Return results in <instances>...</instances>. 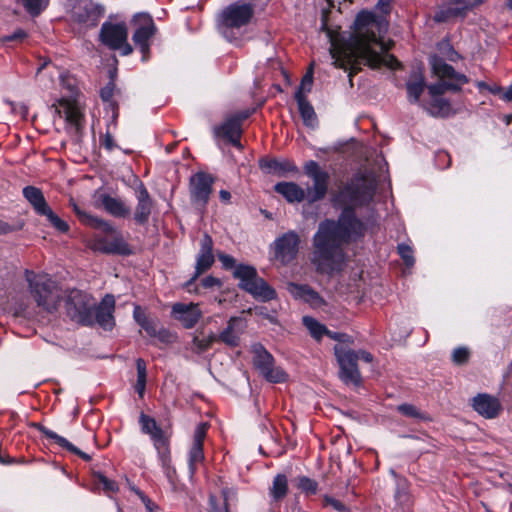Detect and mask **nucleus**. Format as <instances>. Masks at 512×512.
<instances>
[{
    "mask_svg": "<svg viewBox=\"0 0 512 512\" xmlns=\"http://www.w3.org/2000/svg\"><path fill=\"white\" fill-rule=\"evenodd\" d=\"M375 163L378 171L373 167L361 168L334 195V206L342 208L338 219H325L319 223L312 238L310 258L317 272L331 276L343 271L348 264L345 246L364 236L365 225L354 210L368 204L374 196L386 166L382 158H377Z\"/></svg>",
    "mask_w": 512,
    "mask_h": 512,
    "instance_id": "obj_1",
    "label": "nucleus"
},
{
    "mask_svg": "<svg viewBox=\"0 0 512 512\" xmlns=\"http://www.w3.org/2000/svg\"><path fill=\"white\" fill-rule=\"evenodd\" d=\"M392 2L378 0L374 11L360 12L354 22L355 33L348 42L339 43L329 35L332 63L336 68L348 71L350 85H353L352 77L361 69V65L373 69L381 66L397 69L400 66L398 60L388 53L392 42L384 40Z\"/></svg>",
    "mask_w": 512,
    "mask_h": 512,
    "instance_id": "obj_2",
    "label": "nucleus"
},
{
    "mask_svg": "<svg viewBox=\"0 0 512 512\" xmlns=\"http://www.w3.org/2000/svg\"><path fill=\"white\" fill-rule=\"evenodd\" d=\"M66 308L71 319L81 325L93 326L97 323L105 330H111L115 325V298L112 294H106L96 305L95 300L86 291L70 290Z\"/></svg>",
    "mask_w": 512,
    "mask_h": 512,
    "instance_id": "obj_3",
    "label": "nucleus"
},
{
    "mask_svg": "<svg viewBox=\"0 0 512 512\" xmlns=\"http://www.w3.org/2000/svg\"><path fill=\"white\" fill-rule=\"evenodd\" d=\"M69 206L82 224L97 231L89 243L92 250L105 254H131L129 244L124 240L121 232L110 222L90 214L81 208L73 198L69 200Z\"/></svg>",
    "mask_w": 512,
    "mask_h": 512,
    "instance_id": "obj_4",
    "label": "nucleus"
},
{
    "mask_svg": "<svg viewBox=\"0 0 512 512\" xmlns=\"http://www.w3.org/2000/svg\"><path fill=\"white\" fill-rule=\"evenodd\" d=\"M61 85L63 89L67 90V94L58 100L57 105H53L55 112L59 116H64L71 132L78 133L82 127L83 113L77 101L76 80L71 76H61Z\"/></svg>",
    "mask_w": 512,
    "mask_h": 512,
    "instance_id": "obj_5",
    "label": "nucleus"
},
{
    "mask_svg": "<svg viewBox=\"0 0 512 512\" xmlns=\"http://www.w3.org/2000/svg\"><path fill=\"white\" fill-rule=\"evenodd\" d=\"M430 65L433 73L441 79H448L449 82H439L428 86V91L431 97H440L447 90L459 91L461 85L468 82V78L454 70V68L447 64L442 58L432 56L430 58Z\"/></svg>",
    "mask_w": 512,
    "mask_h": 512,
    "instance_id": "obj_6",
    "label": "nucleus"
},
{
    "mask_svg": "<svg viewBox=\"0 0 512 512\" xmlns=\"http://www.w3.org/2000/svg\"><path fill=\"white\" fill-rule=\"evenodd\" d=\"M254 13L253 6L241 1L227 6L218 17V27L225 38L231 40L233 29H239L247 25Z\"/></svg>",
    "mask_w": 512,
    "mask_h": 512,
    "instance_id": "obj_7",
    "label": "nucleus"
},
{
    "mask_svg": "<svg viewBox=\"0 0 512 512\" xmlns=\"http://www.w3.org/2000/svg\"><path fill=\"white\" fill-rule=\"evenodd\" d=\"M100 41L111 50H119L121 55L127 56L133 52L128 43V29L124 22H104L100 29Z\"/></svg>",
    "mask_w": 512,
    "mask_h": 512,
    "instance_id": "obj_8",
    "label": "nucleus"
},
{
    "mask_svg": "<svg viewBox=\"0 0 512 512\" xmlns=\"http://www.w3.org/2000/svg\"><path fill=\"white\" fill-rule=\"evenodd\" d=\"M218 259L225 269H233V275L240 280L239 288H270L264 279L258 276L253 266L239 264L236 265L235 259L224 253L218 254Z\"/></svg>",
    "mask_w": 512,
    "mask_h": 512,
    "instance_id": "obj_9",
    "label": "nucleus"
},
{
    "mask_svg": "<svg viewBox=\"0 0 512 512\" xmlns=\"http://www.w3.org/2000/svg\"><path fill=\"white\" fill-rule=\"evenodd\" d=\"M300 237L295 231L278 236L270 245L272 259L281 265L293 262L299 253Z\"/></svg>",
    "mask_w": 512,
    "mask_h": 512,
    "instance_id": "obj_10",
    "label": "nucleus"
},
{
    "mask_svg": "<svg viewBox=\"0 0 512 512\" xmlns=\"http://www.w3.org/2000/svg\"><path fill=\"white\" fill-rule=\"evenodd\" d=\"M334 353L340 366L339 376L341 380L346 384L360 385L362 379L357 365L359 355L356 354V351L343 345H336Z\"/></svg>",
    "mask_w": 512,
    "mask_h": 512,
    "instance_id": "obj_11",
    "label": "nucleus"
},
{
    "mask_svg": "<svg viewBox=\"0 0 512 512\" xmlns=\"http://www.w3.org/2000/svg\"><path fill=\"white\" fill-rule=\"evenodd\" d=\"M134 23L136 29L132 39L142 53V61L145 62L149 58L151 39L155 35L157 28L152 17L146 13L137 14L134 17Z\"/></svg>",
    "mask_w": 512,
    "mask_h": 512,
    "instance_id": "obj_12",
    "label": "nucleus"
},
{
    "mask_svg": "<svg viewBox=\"0 0 512 512\" xmlns=\"http://www.w3.org/2000/svg\"><path fill=\"white\" fill-rule=\"evenodd\" d=\"M304 172L313 181L312 187L308 188L306 192L307 200L310 203L322 200L328 192L329 173L314 160L305 163Z\"/></svg>",
    "mask_w": 512,
    "mask_h": 512,
    "instance_id": "obj_13",
    "label": "nucleus"
},
{
    "mask_svg": "<svg viewBox=\"0 0 512 512\" xmlns=\"http://www.w3.org/2000/svg\"><path fill=\"white\" fill-rule=\"evenodd\" d=\"M253 362L260 374L269 382L279 383L286 379V373L278 367L273 366V357L263 346L256 344L253 346Z\"/></svg>",
    "mask_w": 512,
    "mask_h": 512,
    "instance_id": "obj_14",
    "label": "nucleus"
},
{
    "mask_svg": "<svg viewBox=\"0 0 512 512\" xmlns=\"http://www.w3.org/2000/svg\"><path fill=\"white\" fill-rule=\"evenodd\" d=\"M140 423L142 431L149 434L154 442V446L157 449L164 465H168L170 462L169 457V439L161 427L156 423L155 419L141 414Z\"/></svg>",
    "mask_w": 512,
    "mask_h": 512,
    "instance_id": "obj_15",
    "label": "nucleus"
},
{
    "mask_svg": "<svg viewBox=\"0 0 512 512\" xmlns=\"http://www.w3.org/2000/svg\"><path fill=\"white\" fill-rule=\"evenodd\" d=\"M484 0H445L434 15L436 22H445L457 16H463L474 6L481 4Z\"/></svg>",
    "mask_w": 512,
    "mask_h": 512,
    "instance_id": "obj_16",
    "label": "nucleus"
},
{
    "mask_svg": "<svg viewBox=\"0 0 512 512\" xmlns=\"http://www.w3.org/2000/svg\"><path fill=\"white\" fill-rule=\"evenodd\" d=\"M212 178L203 172H198L190 178V195L193 203L204 207L212 191Z\"/></svg>",
    "mask_w": 512,
    "mask_h": 512,
    "instance_id": "obj_17",
    "label": "nucleus"
},
{
    "mask_svg": "<svg viewBox=\"0 0 512 512\" xmlns=\"http://www.w3.org/2000/svg\"><path fill=\"white\" fill-rule=\"evenodd\" d=\"M137 205L134 210L133 219L138 225H145L151 215L153 201L146 187L140 183L136 188Z\"/></svg>",
    "mask_w": 512,
    "mask_h": 512,
    "instance_id": "obj_18",
    "label": "nucleus"
},
{
    "mask_svg": "<svg viewBox=\"0 0 512 512\" xmlns=\"http://www.w3.org/2000/svg\"><path fill=\"white\" fill-rule=\"evenodd\" d=\"M245 328L246 321L243 318L232 317L229 319L227 327L217 336V340L229 347H237Z\"/></svg>",
    "mask_w": 512,
    "mask_h": 512,
    "instance_id": "obj_19",
    "label": "nucleus"
},
{
    "mask_svg": "<svg viewBox=\"0 0 512 512\" xmlns=\"http://www.w3.org/2000/svg\"><path fill=\"white\" fill-rule=\"evenodd\" d=\"M212 249H213V240L208 234H205L200 242V250H199V253L197 256L196 266H195V270H196L195 275L188 282L189 285L192 283V281H194V279L198 275H200L203 272H205L206 270H208L214 263V255H213Z\"/></svg>",
    "mask_w": 512,
    "mask_h": 512,
    "instance_id": "obj_20",
    "label": "nucleus"
},
{
    "mask_svg": "<svg viewBox=\"0 0 512 512\" xmlns=\"http://www.w3.org/2000/svg\"><path fill=\"white\" fill-rule=\"evenodd\" d=\"M216 137H223L227 139L234 147L241 149L240 143L241 136V119L238 117H230L221 125L214 128Z\"/></svg>",
    "mask_w": 512,
    "mask_h": 512,
    "instance_id": "obj_21",
    "label": "nucleus"
},
{
    "mask_svg": "<svg viewBox=\"0 0 512 512\" xmlns=\"http://www.w3.org/2000/svg\"><path fill=\"white\" fill-rule=\"evenodd\" d=\"M172 315L185 328H192L201 317V312L193 303H176L172 307Z\"/></svg>",
    "mask_w": 512,
    "mask_h": 512,
    "instance_id": "obj_22",
    "label": "nucleus"
},
{
    "mask_svg": "<svg viewBox=\"0 0 512 512\" xmlns=\"http://www.w3.org/2000/svg\"><path fill=\"white\" fill-rule=\"evenodd\" d=\"M473 408L487 419L495 418L501 409L497 398L488 394H479L473 398Z\"/></svg>",
    "mask_w": 512,
    "mask_h": 512,
    "instance_id": "obj_23",
    "label": "nucleus"
},
{
    "mask_svg": "<svg viewBox=\"0 0 512 512\" xmlns=\"http://www.w3.org/2000/svg\"><path fill=\"white\" fill-rule=\"evenodd\" d=\"M98 201L103 209L115 218H126L131 214L130 207L121 198L101 194Z\"/></svg>",
    "mask_w": 512,
    "mask_h": 512,
    "instance_id": "obj_24",
    "label": "nucleus"
},
{
    "mask_svg": "<svg viewBox=\"0 0 512 512\" xmlns=\"http://www.w3.org/2000/svg\"><path fill=\"white\" fill-rule=\"evenodd\" d=\"M208 423H200L194 433L193 446L189 455V466L191 474L195 471V464L204 459L203 442L206 437Z\"/></svg>",
    "mask_w": 512,
    "mask_h": 512,
    "instance_id": "obj_25",
    "label": "nucleus"
},
{
    "mask_svg": "<svg viewBox=\"0 0 512 512\" xmlns=\"http://www.w3.org/2000/svg\"><path fill=\"white\" fill-rule=\"evenodd\" d=\"M289 203H299L307 199L304 189L294 182H280L274 187Z\"/></svg>",
    "mask_w": 512,
    "mask_h": 512,
    "instance_id": "obj_26",
    "label": "nucleus"
},
{
    "mask_svg": "<svg viewBox=\"0 0 512 512\" xmlns=\"http://www.w3.org/2000/svg\"><path fill=\"white\" fill-rule=\"evenodd\" d=\"M260 167L264 172L284 176L287 173L297 172V166L288 160L262 159Z\"/></svg>",
    "mask_w": 512,
    "mask_h": 512,
    "instance_id": "obj_27",
    "label": "nucleus"
},
{
    "mask_svg": "<svg viewBox=\"0 0 512 512\" xmlns=\"http://www.w3.org/2000/svg\"><path fill=\"white\" fill-rule=\"evenodd\" d=\"M295 99L304 125L310 128H315L318 124L317 116L313 106L308 102L306 95L301 92H296Z\"/></svg>",
    "mask_w": 512,
    "mask_h": 512,
    "instance_id": "obj_28",
    "label": "nucleus"
},
{
    "mask_svg": "<svg viewBox=\"0 0 512 512\" xmlns=\"http://www.w3.org/2000/svg\"><path fill=\"white\" fill-rule=\"evenodd\" d=\"M33 426L38 429L40 432H42L46 437L53 439L59 446L67 449L68 451L80 456L85 461H90L91 457L79 450L77 447H75L73 444H71L69 441H67L65 438L59 436L55 432L49 430L44 425L40 423H34Z\"/></svg>",
    "mask_w": 512,
    "mask_h": 512,
    "instance_id": "obj_29",
    "label": "nucleus"
},
{
    "mask_svg": "<svg viewBox=\"0 0 512 512\" xmlns=\"http://www.w3.org/2000/svg\"><path fill=\"white\" fill-rule=\"evenodd\" d=\"M23 196L31 204L34 211L40 215L50 207L46 202L42 191L34 186H26L23 189Z\"/></svg>",
    "mask_w": 512,
    "mask_h": 512,
    "instance_id": "obj_30",
    "label": "nucleus"
},
{
    "mask_svg": "<svg viewBox=\"0 0 512 512\" xmlns=\"http://www.w3.org/2000/svg\"><path fill=\"white\" fill-rule=\"evenodd\" d=\"M296 300L309 304L312 308L320 309L328 304V301L317 290H292Z\"/></svg>",
    "mask_w": 512,
    "mask_h": 512,
    "instance_id": "obj_31",
    "label": "nucleus"
},
{
    "mask_svg": "<svg viewBox=\"0 0 512 512\" xmlns=\"http://www.w3.org/2000/svg\"><path fill=\"white\" fill-rule=\"evenodd\" d=\"M407 93L411 102H418L425 88V79L420 72H414L406 84Z\"/></svg>",
    "mask_w": 512,
    "mask_h": 512,
    "instance_id": "obj_32",
    "label": "nucleus"
},
{
    "mask_svg": "<svg viewBox=\"0 0 512 512\" xmlns=\"http://www.w3.org/2000/svg\"><path fill=\"white\" fill-rule=\"evenodd\" d=\"M30 295L38 306L47 310H52L57 307L58 300L53 294V290H30Z\"/></svg>",
    "mask_w": 512,
    "mask_h": 512,
    "instance_id": "obj_33",
    "label": "nucleus"
},
{
    "mask_svg": "<svg viewBox=\"0 0 512 512\" xmlns=\"http://www.w3.org/2000/svg\"><path fill=\"white\" fill-rule=\"evenodd\" d=\"M25 278L28 282L29 288H51L52 279L46 273H35L26 270Z\"/></svg>",
    "mask_w": 512,
    "mask_h": 512,
    "instance_id": "obj_34",
    "label": "nucleus"
},
{
    "mask_svg": "<svg viewBox=\"0 0 512 512\" xmlns=\"http://www.w3.org/2000/svg\"><path fill=\"white\" fill-rule=\"evenodd\" d=\"M216 341H218L217 335L214 333L205 335L203 331H199L193 337V350L197 353H202L208 350Z\"/></svg>",
    "mask_w": 512,
    "mask_h": 512,
    "instance_id": "obj_35",
    "label": "nucleus"
},
{
    "mask_svg": "<svg viewBox=\"0 0 512 512\" xmlns=\"http://www.w3.org/2000/svg\"><path fill=\"white\" fill-rule=\"evenodd\" d=\"M288 492V480L284 474H278L270 488V493L275 501L283 499Z\"/></svg>",
    "mask_w": 512,
    "mask_h": 512,
    "instance_id": "obj_36",
    "label": "nucleus"
},
{
    "mask_svg": "<svg viewBox=\"0 0 512 512\" xmlns=\"http://www.w3.org/2000/svg\"><path fill=\"white\" fill-rule=\"evenodd\" d=\"M302 322L308 329L310 335L317 341H319L325 333H328V329L313 317L304 316Z\"/></svg>",
    "mask_w": 512,
    "mask_h": 512,
    "instance_id": "obj_37",
    "label": "nucleus"
},
{
    "mask_svg": "<svg viewBox=\"0 0 512 512\" xmlns=\"http://www.w3.org/2000/svg\"><path fill=\"white\" fill-rule=\"evenodd\" d=\"M427 110L433 116H447L450 112V104L441 97H432Z\"/></svg>",
    "mask_w": 512,
    "mask_h": 512,
    "instance_id": "obj_38",
    "label": "nucleus"
},
{
    "mask_svg": "<svg viewBox=\"0 0 512 512\" xmlns=\"http://www.w3.org/2000/svg\"><path fill=\"white\" fill-rule=\"evenodd\" d=\"M41 216H45L49 224L56 229L60 233H67L69 231V224L61 219L53 210L48 207L45 212L40 214Z\"/></svg>",
    "mask_w": 512,
    "mask_h": 512,
    "instance_id": "obj_39",
    "label": "nucleus"
},
{
    "mask_svg": "<svg viewBox=\"0 0 512 512\" xmlns=\"http://www.w3.org/2000/svg\"><path fill=\"white\" fill-rule=\"evenodd\" d=\"M397 410L404 416L418 419V420H428L429 418L422 413L415 405L412 404H401L397 407Z\"/></svg>",
    "mask_w": 512,
    "mask_h": 512,
    "instance_id": "obj_40",
    "label": "nucleus"
},
{
    "mask_svg": "<svg viewBox=\"0 0 512 512\" xmlns=\"http://www.w3.org/2000/svg\"><path fill=\"white\" fill-rule=\"evenodd\" d=\"M22 2L32 16H38L49 4V0H22Z\"/></svg>",
    "mask_w": 512,
    "mask_h": 512,
    "instance_id": "obj_41",
    "label": "nucleus"
},
{
    "mask_svg": "<svg viewBox=\"0 0 512 512\" xmlns=\"http://www.w3.org/2000/svg\"><path fill=\"white\" fill-rule=\"evenodd\" d=\"M397 250H398V254L404 261L405 265L408 268L412 267L415 263V258H414V252H413V249L411 248V246H409L405 243H401L398 245Z\"/></svg>",
    "mask_w": 512,
    "mask_h": 512,
    "instance_id": "obj_42",
    "label": "nucleus"
},
{
    "mask_svg": "<svg viewBox=\"0 0 512 512\" xmlns=\"http://www.w3.org/2000/svg\"><path fill=\"white\" fill-rule=\"evenodd\" d=\"M222 495L224 498L223 507H218L217 500L215 496H210L209 503H210V512H229V504H228V496L229 491L228 489H224L222 491Z\"/></svg>",
    "mask_w": 512,
    "mask_h": 512,
    "instance_id": "obj_43",
    "label": "nucleus"
},
{
    "mask_svg": "<svg viewBox=\"0 0 512 512\" xmlns=\"http://www.w3.org/2000/svg\"><path fill=\"white\" fill-rule=\"evenodd\" d=\"M313 66L314 63H311L307 73L302 78L301 84L296 92H301L304 95L310 92L313 83Z\"/></svg>",
    "mask_w": 512,
    "mask_h": 512,
    "instance_id": "obj_44",
    "label": "nucleus"
},
{
    "mask_svg": "<svg viewBox=\"0 0 512 512\" xmlns=\"http://www.w3.org/2000/svg\"><path fill=\"white\" fill-rule=\"evenodd\" d=\"M252 297L260 302H268L276 298L275 290H247Z\"/></svg>",
    "mask_w": 512,
    "mask_h": 512,
    "instance_id": "obj_45",
    "label": "nucleus"
},
{
    "mask_svg": "<svg viewBox=\"0 0 512 512\" xmlns=\"http://www.w3.org/2000/svg\"><path fill=\"white\" fill-rule=\"evenodd\" d=\"M297 487L302 491L314 494L317 491V482L307 477H299Z\"/></svg>",
    "mask_w": 512,
    "mask_h": 512,
    "instance_id": "obj_46",
    "label": "nucleus"
},
{
    "mask_svg": "<svg viewBox=\"0 0 512 512\" xmlns=\"http://www.w3.org/2000/svg\"><path fill=\"white\" fill-rule=\"evenodd\" d=\"M94 477L99 484L103 485V488L105 491H107V492H117L118 491V485L115 481L108 479L106 476H104L101 473H95Z\"/></svg>",
    "mask_w": 512,
    "mask_h": 512,
    "instance_id": "obj_47",
    "label": "nucleus"
},
{
    "mask_svg": "<svg viewBox=\"0 0 512 512\" xmlns=\"http://www.w3.org/2000/svg\"><path fill=\"white\" fill-rule=\"evenodd\" d=\"M324 506H331L333 509H335L338 512H345L346 506L340 502L339 500L332 498L328 495H325L323 497Z\"/></svg>",
    "mask_w": 512,
    "mask_h": 512,
    "instance_id": "obj_48",
    "label": "nucleus"
},
{
    "mask_svg": "<svg viewBox=\"0 0 512 512\" xmlns=\"http://www.w3.org/2000/svg\"><path fill=\"white\" fill-rule=\"evenodd\" d=\"M469 351L466 348H457L454 350L452 358L456 364H463L468 360Z\"/></svg>",
    "mask_w": 512,
    "mask_h": 512,
    "instance_id": "obj_49",
    "label": "nucleus"
},
{
    "mask_svg": "<svg viewBox=\"0 0 512 512\" xmlns=\"http://www.w3.org/2000/svg\"><path fill=\"white\" fill-rule=\"evenodd\" d=\"M27 37V33L23 29H17L12 34L3 37V41H23Z\"/></svg>",
    "mask_w": 512,
    "mask_h": 512,
    "instance_id": "obj_50",
    "label": "nucleus"
},
{
    "mask_svg": "<svg viewBox=\"0 0 512 512\" xmlns=\"http://www.w3.org/2000/svg\"><path fill=\"white\" fill-rule=\"evenodd\" d=\"M146 333L151 337L157 336V323L155 320L148 319L145 324L141 326Z\"/></svg>",
    "mask_w": 512,
    "mask_h": 512,
    "instance_id": "obj_51",
    "label": "nucleus"
},
{
    "mask_svg": "<svg viewBox=\"0 0 512 512\" xmlns=\"http://www.w3.org/2000/svg\"><path fill=\"white\" fill-rule=\"evenodd\" d=\"M133 316H134V319L135 321L140 325L142 326L143 324H145V322L149 319L144 310L140 307V306H135L134 308V313H133Z\"/></svg>",
    "mask_w": 512,
    "mask_h": 512,
    "instance_id": "obj_52",
    "label": "nucleus"
},
{
    "mask_svg": "<svg viewBox=\"0 0 512 512\" xmlns=\"http://www.w3.org/2000/svg\"><path fill=\"white\" fill-rule=\"evenodd\" d=\"M114 91V84L110 82L108 85H106L104 88L101 89L100 96L103 101L107 102L110 101L113 96Z\"/></svg>",
    "mask_w": 512,
    "mask_h": 512,
    "instance_id": "obj_53",
    "label": "nucleus"
},
{
    "mask_svg": "<svg viewBox=\"0 0 512 512\" xmlns=\"http://www.w3.org/2000/svg\"><path fill=\"white\" fill-rule=\"evenodd\" d=\"M101 144L108 151H111L112 149H114L116 147L114 139H113L112 135L109 133H106L104 135V137L101 140Z\"/></svg>",
    "mask_w": 512,
    "mask_h": 512,
    "instance_id": "obj_54",
    "label": "nucleus"
},
{
    "mask_svg": "<svg viewBox=\"0 0 512 512\" xmlns=\"http://www.w3.org/2000/svg\"><path fill=\"white\" fill-rule=\"evenodd\" d=\"M137 378H146V363L143 359L136 360Z\"/></svg>",
    "mask_w": 512,
    "mask_h": 512,
    "instance_id": "obj_55",
    "label": "nucleus"
},
{
    "mask_svg": "<svg viewBox=\"0 0 512 512\" xmlns=\"http://www.w3.org/2000/svg\"><path fill=\"white\" fill-rule=\"evenodd\" d=\"M325 335H327L331 339H334L339 342L350 341V337L348 335L342 334V333H334V332H331L328 330V333H325Z\"/></svg>",
    "mask_w": 512,
    "mask_h": 512,
    "instance_id": "obj_56",
    "label": "nucleus"
},
{
    "mask_svg": "<svg viewBox=\"0 0 512 512\" xmlns=\"http://www.w3.org/2000/svg\"><path fill=\"white\" fill-rule=\"evenodd\" d=\"M162 342H170L174 338V336L165 329H157V336Z\"/></svg>",
    "mask_w": 512,
    "mask_h": 512,
    "instance_id": "obj_57",
    "label": "nucleus"
},
{
    "mask_svg": "<svg viewBox=\"0 0 512 512\" xmlns=\"http://www.w3.org/2000/svg\"><path fill=\"white\" fill-rule=\"evenodd\" d=\"M204 288H212L214 286H220V281L217 278L207 276L202 280Z\"/></svg>",
    "mask_w": 512,
    "mask_h": 512,
    "instance_id": "obj_58",
    "label": "nucleus"
},
{
    "mask_svg": "<svg viewBox=\"0 0 512 512\" xmlns=\"http://www.w3.org/2000/svg\"><path fill=\"white\" fill-rule=\"evenodd\" d=\"M127 483L130 487V489L142 500L144 504H149L150 499L146 497L138 488H136L134 485H132L129 480L127 479Z\"/></svg>",
    "mask_w": 512,
    "mask_h": 512,
    "instance_id": "obj_59",
    "label": "nucleus"
},
{
    "mask_svg": "<svg viewBox=\"0 0 512 512\" xmlns=\"http://www.w3.org/2000/svg\"><path fill=\"white\" fill-rule=\"evenodd\" d=\"M146 385V378H137L135 389L140 397H143Z\"/></svg>",
    "mask_w": 512,
    "mask_h": 512,
    "instance_id": "obj_60",
    "label": "nucleus"
},
{
    "mask_svg": "<svg viewBox=\"0 0 512 512\" xmlns=\"http://www.w3.org/2000/svg\"><path fill=\"white\" fill-rule=\"evenodd\" d=\"M356 354L359 355V359H362L367 363H370L373 360L372 354H370L369 352H367L365 350L356 351Z\"/></svg>",
    "mask_w": 512,
    "mask_h": 512,
    "instance_id": "obj_61",
    "label": "nucleus"
},
{
    "mask_svg": "<svg viewBox=\"0 0 512 512\" xmlns=\"http://www.w3.org/2000/svg\"><path fill=\"white\" fill-rule=\"evenodd\" d=\"M351 294H353V300L356 302V304H359L363 297H364V293L362 292L361 293V290L359 289H356V290H350Z\"/></svg>",
    "mask_w": 512,
    "mask_h": 512,
    "instance_id": "obj_62",
    "label": "nucleus"
},
{
    "mask_svg": "<svg viewBox=\"0 0 512 512\" xmlns=\"http://www.w3.org/2000/svg\"><path fill=\"white\" fill-rule=\"evenodd\" d=\"M14 229L12 226H10L8 223L0 222V233L1 234H7L9 232H12Z\"/></svg>",
    "mask_w": 512,
    "mask_h": 512,
    "instance_id": "obj_63",
    "label": "nucleus"
},
{
    "mask_svg": "<svg viewBox=\"0 0 512 512\" xmlns=\"http://www.w3.org/2000/svg\"><path fill=\"white\" fill-rule=\"evenodd\" d=\"M219 196H220V199L223 201V202H228L231 198V194L229 191L227 190H221L219 192Z\"/></svg>",
    "mask_w": 512,
    "mask_h": 512,
    "instance_id": "obj_64",
    "label": "nucleus"
}]
</instances>
